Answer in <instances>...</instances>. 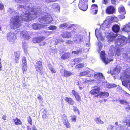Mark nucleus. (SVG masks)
Segmentation results:
<instances>
[{
  "instance_id": "nucleus-1",
  "label": "nucleus",
  "mask_w": 130,
  "mask_h": 130,
  "mask_svg": "<svg viewBox=\"0 0 130 130\" xmlns=\"http://www.w3.org/2000/svg\"><path fill=\"white\" fill-rule=\"evenodd\" d=\"M26 10L22 16V20L28 22L33 20L37 15V12L34 11V9L30 8L29 7L26 8Z\"/></svg>"
},
{
  "instance_id": "nucleus-2",
  "label": "nucleus",
  "mask_w": 130,
  "mask_h": 130,
  "mask_svg": "<svg viewBox=\"0 0 130 130\" xmlns=\"http://www.w3.org/2000/svg\"><path fill=\"white\" fill-rule=\"evenodd\" d=\"M11 27L14 29H16L20 27L21 22L19 17L16 16L13 17L11 22Z\"/></svg>"
},
{
  "instance_id": "nucleus-3",
  "label": "nucleus",
  "mask_w": 130,
  "mask_h": 130,
  "mask_svg": "<svg viewBox=\"0 0 130 130\" xmlns=\"http://www.w3.org/2000/svg\"><path fill=\"white\" fill-rule=\"evenodd\" d=\"M45 38V37L43 36L36 37L33 38L32 41L34 43H39L40 46H43L45 45L46 43L42 41L44 40Z\"/></svg>"
},
{
  "instance_id": "nucleus-4",
  "label": "nucleus",
  "mask_w": 130,
  "mask_h": 130,
  "mask_svg": "<svg viewBox=\"0 0 130 130\" xmlns=\"http://www.w3.org/2000/svg\"><path fill=\"white\" fill-rule=\"evenodd\" d=\"M88 0H79L78 4V7L79 9L83 11H85L87 10L88 7Z\"/></svg>"
},
{
  "instance_id": "nucleus-5",
  "label": "nucleus",
  "mask_w": 130,
  "mask_h": 130,
  "mask_svg": "<svg viewBox=\"0 0 130 130\" xmlns=\"http://www.w3.org/2000/svg\"><path fill=\"white\" fill-rule=\"evenodd\" d=\"M35 67L36 70L40 75H42L43 73L42 63L41 61H38L36 62Z\"/></svg>"
},
{
  "instance_id": "nucleus-6",
  "label": "nucleus",
  "mask_w": 130,
  "mask_h": 130,
  "mask_svg": "<svg viewBox=\"0 0 130 130\" xmlns=\"http://www.w3.org/2000/svg\"><path fill=\"white\" fill-rule=\"evenodd\" d=\"M7 40L10 42H14L17 38L15 34L12 32H9L7 34Z\"/></svg>"
},
{
  "instance_id": "nucleus-7",
  "label": "nucleus",
  "mask_w": 130,
  "mask_h": 130,
  "mask_svg": "<svg viewBox=\"0 0 130 130\" xmlns=\"http://www.w3.org/2000/svg\"><path fill=\"white\" fill-rule=\"evenodd\" d=\"M100 89L99 88H94L91 90L89 92L92 95H94L95 97H98L99 96Z\"/></svg>"
},
{
  "instance_id": "nucleus-8",
  "label": "nucleus",
  "mask_w": 130,
  "mask_h": 130,
  "mask_svg": "<svg viewBox=\"0 0 130 130\" xmlns=\"http://www.w3.org/2000/svg\"><path fill=\"white\" fill-rule=\"evenodd\" d=\"M20 35L24 40H28L30 38V36L26 31H22L20 33Z\"/></svg>"
},
{
  "instance_id": "nucleus-9",
  "label": "nucleus",
  "mask_w": 130,
  "mask_h": 130,
  "mask_svg": "<svg viewBox=\"0 0 130 130\" xmlns=\"http://www.w3.org/2000/svg\"><path fill=\"white\" fill-rule=\"evenodd\" d=\"M98 6L95 4H92L90 8L91 12L94 14H97L98 12Z\"/></svg>"
},
{
  "instance_id": "nucleus-10",
  "label": "nucleus",
  "mask_w": 130,
  "mask_h": 130,
  "mask_svg": "<svg viewBox=\"0 0 130 130\" xmlns=\"http://www.w3.org/2000/svg\"><path fill=\"white\" fill-rule=\"evenodd\" d=\"M72 93L74 96L76 100L78 102H80L81 101V98L79 93L74 90H72Z\"/></svg>"
},
{
  "instance_id": "nucleus-11",
  "label": "nucleus",
  "mask_w": 130,
  "mask_h": 130,
  "mask_svg": "<svg viewBox=\"0 0 130 130\" xmlns=\"http://www.w3.org/2000/svg\"><path fill=\"white\" fill-rule=\"evenodd\" d=\"M115 9L112 6H108L106 9V12L109 14H113L115 12Z\"/></svg>"
},
{
  "instance_id": "nucleus-12",
  "label": "nucleus",
  "mask_w": 130,
  "mask_h": 130,
  "mask_svg": "<svg viewBox=\"0 0 130 130\" xmlns=\"http://www.w3.org/2000/svg\"><path fill=\"white\" fill-rule=\"evenodd\" d=\"M50 18L49 17L45 15L39 18V20L41 23H45V22H49L48 20Z\"/></svg>"
},
{
  "instance_id": "nucleus-13",
  "label": "nucleus",
  "mask_w": 130,
  "mask_h": 130,
  "mask_svg": "<svg viewBox=\"0 0 130 130\" xmlns=\"http://www.w3.org/2000/svg\"><path fill=\"white\" fill-rule=\"evenodd\" d=\"M94 77L98 80H100L104 78L102 74L101 73H98L94 75Z\"/></svg>"
},
{
  "instance_id": "nucleus-14",
  "label": "nucleus",
  "mask_w": 130,
  "mask_h": 130,
  "mask_svg": "<svg viewBox=\"0 0 130 130\" xmlns=\"http://www.w3.org/2000/svg\"><path fill=\"white\" fill-rule=\"evenodd\" d=\"M64 100L66 102L70 105H73L75 103L73 99L70 97H66Z\"/></svg>"
},
{
  "instance_id": "nucleus-15",
  "label": "nucleus",
  "mask_w": 130,
  "mask_h": 130,
  "mask_svg": "<svg viewBox=\"0 0 130 130\" xmlns=\"http://www.w3.org/2000/svg\"><path fill=\"white\" fill-rule=\"evenodd\" d=\"M63 123L67 128L70 129L71 128V125L68 119H64L63 120Z\"/></svg>"
},
{
  "instance_id": "nucleus-16",
  "label": "nucleus",
  "mask_w": 130,
  "mask_h": 130,
  "mask_svg": "<svg viewBox=\"0 0 130 130\" xmlns=\"http://www.w3.org/2000/svg\"><path fill=\"white\" fill-rule=\"evenodd\" d=\"M61 36L62 37L65 38H69L71 36V33L68 31L63 32L61 34Z\"/></svg>"
},
{
  "instance_id": "nucleus-17",
  "label": "nucleus",
  "mask_w": 130,
  "mask_h": 130,
  "mask_svg": "<svg viewBox=\"0 0 130 130\" xmlns=\"http://www.w3.org/2000/svg\"><path fill=\"white\" fill-rule=\"evenodd\" d=\"M70 54L69 52L65 53L61 57V58L63 60H65L69 58Z\"/></svg>"
},
{
  "instance_id": "nucleus-18",
  "label": "nucleus",
  "mask_w": 130,
  "mask_h": 130,
  "mask_svg": "<svg viewBox=\"0 0 130 130\" xmlns=\"http://www.w3.org/2000/svg\"><path fill=\"white\" fill-rule=\"evenodd\" d=\"M112 30L113 32L116 33L118 32L120 29L119 26L117 24H115L112 27Z\"/></svg>"
},
{
  "instance_id": "nucleus-19",
  "label": "nucleus",
  "mask_w": 130,
  "mask_h": 130,
  "mask_svg": "<svg viewBox=\"0 0 130 130\" xmlns=\"http://www.w3.org/2000/svg\"><path fill=\"white\" fill-rule=\"evenodd\" d=\"M72 75V74L70 71L66 70H63V76L66 77H68Z\"/></svg>"
},
{
  "instance_id": "nucleus-20",
  "label": "nucleus",
  "mask_w": 130,
  "mask_h": 130,
  "mask_svg": "<svg viewBox=\"0 0 130 130\" xmlns=\"http://www.w3.org/2000/svg\"><path fill=\"white\" fill-rule=\"evenodd\" d=\"M13 120L15 124L16 125H20L22 124V122L21 120L17 118H16L15 119H14Z\"/></svg>"
},
{
  "instance_id": "nucleus-21",
  "label": "nucleus",
  "mask_w": 130,
  "mask_h": 130,
  "mask_svg": "<svg viewBox=\"0 0 130 130\" xmlns=\"http://www.w3.org/2000/svg\"><path fill=\"white\" fill-rule=\"evenodd\" d=\"M109 96V93L106 92H101L99 93V96L101 98H103V97L105 96L107 97Z\"/></svg>"
},
{
  "instance_id": "nucleus-22",
  "label": "nucleus",
  "mask_w": 130,
  "mask_h": 130,
  "mask_svg": "<svg viewBox=\"0 0 130 130\" xmlns=\"http://www.w3.org/2000/svg\"><path fill=\"white\" fill-rule=\"evenodd\" d=\"M15 60L16 63H18L19 62V60L20 59V54L17 52L14 53Z\"/></svg>"
},
{
  "instance_id": "nucleus-23",
  "label": "nucleus",
  "mask_w": 130,
  "mask_h": 130,
  "mask_svg": "<svg viewBox=\"0 0 130 130\" xmlns=\"http://www.w3.org/2000/svg\"><path fill=\"white\" fill-rule=\"evenodd\" d=\"M32 27L33 29L37 30L41 28V25L39 24L34 23L32 25Z\"/></svg>"
},
{
  "instance_id": "nucleus-24",
  "label": "nucleus",
  "mask_w": 130,
  "mask_h": 130,
  "mask_svg": "<svg viewBox=\"0 0 130 130\" xmlns=\"http://www.w3.org/2000/svg\"><path fill=\"white\" fill-rule=\"evenodd\" d=\"M100 56L102 60L104 61V62H105L106 64H107L108 62H106V61L105 53L103 52V51H101V53Z\"/></svg>"
},
{
  "instance_id": "nucleus-25",
  "label": "nucleus",
  "mask_w": 130,
  "mask_h": 130,
  "mask_svg": "<svg viewBox=\"0 0 130 130\" xmlns=\"http://www.w3.org/2000/svg\"><path fill=\"white\" fill-rule=\"evenodd\" d=\"M88 72V70L84 71L83 72H80L79 73V76H87Z\"/></svg>"
},
{
  "instance_id": "nucleus-26",
  "label": "nucleus",
  "mask_w": 130,
  "mask_h": 130,
  "mask_svg": "<svg viewBox=\"0 0 130 130\" xmlns=\"http://www.w3.org/2000/svg\"><path fill=\"white\" fill-rule=\"evenodd\" d=\"M123 30L126 32H130V24L125 26L123 28Z\"/></svg>"
},
{
  "instance_id": "nucleus-27",
  "label": "nucleus",
  "mask_w": 130,
  "mask_h": 130,
  "mask_svg": "<svg viewBox=\"0 0 130 130\" xmlns=\"http://www.w3.org/2000/svg\"><path fill=\"white\" fill-rule=\"evenodd\" d=\"M76 41L79 42L81 41L83 39V36L81 35H76Z\"/></svg>"
},
{
  "instance_id": "nucleus-28",
  "label": "nucleus",
  "mask_w": 130,
  "mask_h": 130,
  "mask_svg": "<svg viewBox=\"0 0 130 130\" xmlns=\"http://www.w3.org/2000/svg\"><path fill=\"white\" fill-rule=\"evenodd\" d=\"M95 121L96 123L99 124H102L104 123V122L101 119L100 117L96 118L95 119Z\"/></svg>"
},
{
  "instance_id": "nucleus-29",
  "label": "nucleus",
  "mask_w": 130,
  "mask_h": 130,
  "mask_svg": "<svg viewBox=\"0 0 130 130\" xmlns=\"http://www.w3.org/2000/svg\"><path fill=\"white\" fill-rule=\"evenodd\" d=\"M119 102L121 104H124L127 105L129 104V103L125 100H119Z\"/></svg>"
},
{
  "instance_id": "nucleus-30",
  "label": "nucleus",
  "mask_w": 130,
  "mask_h": 130,
  "mask_svg": "<svg viewBox=\"0 0 130 130\" xmlns=\"http://www.w3.org/2000/svg\"><path fill=\"white\" fill-rule=\"evenodd\" d=\"M23 73H25L27 70V65H21Z\"/></svg>"
},
{
  "instance_id": "nucleus-31",
  "label": "nucleus",
  "mask_w": 130,
  "mask_h": 130,
  "mask_svg": "<svg viewBox=\"0 0 130 130\" xmlns=\"http://www.w3.org/2000/svg\"><path fill=\"white\" fill-rule=\"evenodd\" d=\"M119 12L120 13H122L124 14L126 13L125 9L124 7H121L119 8Z\"/></svg>"
},
{
  "instance_id": "nucleus-32",
  "label": "nucleus",
  "mask_w": 130,
  "mask_h": 130,
  "mask_svg": "<svg viewBox=\"0 0 130 130\" xmlns=\"http://www.w3.org/2000/svg\"><path fill=\"white\" fill-rule=\"evenodd\" d=\"M82 52V51L81 49H80L78 50L74 51H72V54L77 55L81 53Z\"/></svg>"
},
{
  "instance_id": "nucleus-33",
  "label": "nucleus",
  "mask_w": 130,
  "mask_h": 130,
  "mask_svg": "<svg viewBox=\"0 0 130 130\" xmlns=\"http://www.w3.org/2000/svg\"><path fill=\"white\" fill-rule=\"evenodd\" d=\"M27 65L26 59V57L24 56L23 57L22 60V63L21 65Z\"/></svg>"
},
{
  "instance_id": "nucleus-34",
  "label": "nucleus",
  "mask_w": 130,
  "mask_h": 130,
  "mask_svg": "<svg viewBox=\"0 0 130 130\" xmlns=\"http://www.w3.org/2000/svg\"><path fill=\"white\" fill-rule=\"evenodd\" d=\"M27 121L30 125H32V120L30 116H29L27 118Z\"/></svg>"
},
{
  "instance_id": "nucleus-35",
  "label": "nucleus",
  "mask_w": 130,
  "mask_h": 130,
  "mask_svg": "<svg viewBox=\"0 0 130 130\" xmlns=\"http://www.w3.org/2000/svg\"><path fill=\"white\" fill-rule=\"evenodd\" d=\"M82 61V59L79 58H75L73 60V61L75 62L74 64H77L80 62Z\"/></svg>"
},
{
  "instance_id": "nucleus-36",
  "label": "nucleus",
  "mask_w": 130,
  "mask_h": 130,
  "mask_svg": "<svg viewBox=\"0 0 130 130\" xmlns=\"http://www.w3.org/2000/svg\"><path fill=\"white\" fill-rule=\"evenodd\" d=\"M71 118L70 119L71 121L75 122L76 120V118L75 115L71 116Z\"/></svg>"
},
{
  "instance_id": "nucleus-37",
  "label": "nucleus",
  "mask_w": 130,
  "mask_h": 130,
  "mask_svg": "<svg viewBox=\"0 0 130 130\" xmlns=\"http://www.w3.org/2000/svg\"><path fill=\"white\" fill-rule=\"evenodd\" d=\"M88 74L87 75V76L88 77H91V76H93V75H94V71H88Z\"/></svg>"
},
{
  "instance_id": "nucleus-38",
  "label": "nucleus",
  "mask_w": 130,
  "mask_h": 130,
  "mask_svg": "<svg viewBox=\"0 0 130 130\" xmlns=\"http://www.w3.org/2000/svg\"><path fill=\"white\" fill-rule=\"evenodd\" d=\"M84 66V64L83 63H79L76 66V68L80 69L82 68Z\"/></svg>"
},
{
  "instance_id": "nucleus-39",
  "label": "nucleus",
  "mask_w": 130,
  "mask_h": 130,
  "mask_svg": "<svg viewBox=\"0 0 130 130\" xmlns=\"http://www.w3.org/2000/svg\"><path fill=\"white\" fill-rule=\"evenodd\" d=\"M73 110L75 112H77L78 114H80L79 111L77 107L75 106H73Z\"/></svg>"
},
{
  "instance_id": "nucleus-40",
  "label": "nucleus",
  "mask_w": 130,
  "mask_h": 130,
  "mask_svg": "<svg viewBox=\"0 0 130 130\" xmlns=\"http://www.w3.org/2000/svg\"><path fill=\"white\" fill-rule=\"evenodd\" d=\"M67 27V25L66 23L60 25L59 27L61 28H63Z\"/></svg>"
},
{
  "instance_id": "nucleus-41",
  "label": "nucleus",
  "mask_w": 130,
  "mask_h": 130,
  "mask_svg": "<svg viewBox=\"0 0 130 130\" xmlns=\"http://www.w3.org/2000/svg\"><path fill=\"white\" fill-rule=\"evenodd\" d=\"M27 130H31V128L29 126H27ZM32 130H37L36 126H34L32 128Z\"/></svg>"
},
{
  "instance_id": "nucleus-42",
  "label": "nucleus",
  "mask_w": 130,
  "mask_h": 130,
  "mask_svg": "<svg viewBox=\"0 0 130 130\" xmlns=\"http://www.w3.org/2000/svg\"><path fill=\"white\" fill-rule=\"evenodd\" d=\"M126 80L128 83H130V75H126Z\"/></svg>"
},
{
  "instance_id": "nucleus-43",
  "label": "nucleus",
  "mask_w": 130,
  "mask_h": 130,
  "mask_svg": "<svg viewBox=\"0 0 130 130\" xmlns=\"http://www.w3.org/2000/svg\"><path fill=\"white\" fill-rule=\"evenodd\" d=\"M48 28L51 30H56L57 29V27L56 26L54 25H51L48 27Z\"/></svg>"
},
{
  "instance_id": "nucleus-44",
  "label": "nucleus",
  "mask_w": 130,
  "mask_h": 130,
  "mask_svg": "<svg viewBox=\"0 0 130 130\" xmlns=\"http://www.w3.org/2000/svg\"><path fill=\"white\" fill-rule=\"evenodd\" d=\"M49 68L52 73H56V71L53 68L49 67Z\"/></svg>"
},
{
  "instance_id": "nucleus-45",
  "label": "nucleus",
  "mask_w": 130,
  "mask_h": 130,
  "mask_svg": "<svg viewBox=\"0 0 130 130\" xmlns=\"http://www.w3.org/2000/svg\"><path fill=\"white\" fill-rule=\"evenodd\" d=\"M58 0H46V1L47 3H50L55 2Z\"/></svg>"
},
{
  "instance_id": "nucleus-46",
  "label": "nucleus",
  "mask_w": 130,
  "mask_h": 130,
  "mask_svg": "<svg viewBox=\"0 0 130 130\" xmlns=\"http://www.w3.org/2000/svg\"><path fill=\"white\" fill-rule=\"evenodd\" d=\"M42 117L43 119H45L47 117V115L46 114L44 113L42 115Z\"/></svg>"
},
{
  "instance_id": "nucleus-47",
  "label": "nucleus",
  "mask_w": 130,
  "mask_h": 130,
  "mask_svg": "<svg viewBox=\"0 0 130 130\" xmlns=\"http://www.w3.org/2000/svg\"><path fill=\"white\" fill-rule=\"evenodd\" d=\"M127 107H125V109L127 111H128L130 110V106L129 105V104L127 105Z\"/></svg>"
},
{
  "instance_id": "nucleus-48",
  "label": "nucleus",
  "mask_w": 130,
  "mask_h": 130,
  "mask_svg": "<svg viewBox=\"0 0 130 130\" xmlns=\"http://www.w3.org/2000/svg\"><path fill=\"white\" fill-rule=\"evenodd\" d=\"M125 18V16L122 14H121L120 15V19H122L124 18Z\"/></svg>"
},
{
  "instance_id": "nucleus-49",
  "label": "nucleus",
  "mask_w": 130,
  "mask_h": 130,
  "mask_svg": "<svg viewBox=\"0 0 130 130\" xmlns=\"http://www.w3.org/2000/svg\"><path fill=\"white\" fill-rule=\"evenodd\" d=\"M95 34L96 36V37H97V39H99L100 37L101 36L100 34L99 35H98V34H97V33H95Z\"/></svg>"
},
{
  "instance_id": "nucleus-50",
  "label": "nucleus",
  "mask_w": 130,
  "mask_h": 130,
  "mask_svg": "<svg viewBox=\"0 0 130 130\" xmlns=\"http://www.w3.org/2000/svg\"><path fill=\"white\" fill-rule=\"evenodd\" d=\"M37 98L39 100H42V97L41 95L39 94L38 95Z\"/></svg>"
},
{
  "instance_id": "nucleus-51",
  "label": "nucleus",
  "mask_w": 130,
  "mask_h": 130,
  "mask_svg": "<svg viewBox=\"0 0 130 130\" xmlns=\"http://www.w3.org/2000/svg\"><path fill=\"white\" fill-rule=\"evenodd\" d=\"M62 118L63 119H68L66 115L65 114H64L63 115Z\"/></svg>"
},
{
  "instance_id": "nucleus-52",
  "label": "nucleus",
  "mask_w": 130,
  "mask_h": 130,
  "mask_svg": "<svg viewBox=\"0 0 130 130\" xmlns=\"http://www.w3.org/2000/svg\"><path fill=\"white\" fill-rule=\"evenodd\" d=\"M126 124L130 126V119L126 122Z\"/></svg>"
},
{
  "instance_id": "nucleus-53",
  "label": "nucleus",
  "mask_w": 130,
  "mask_h": 130,
  "mask_svg": "<svg viewBox=\"0 0 130 130\" xmlns=\"http://www.w3.org/2000/svg\"><path fill=\"white\" fill-rule=\"evenodd\" d=\"M4 8L3 5L0 3V9L2 10Z\"/></svg>"
},
{
  "instance_id": "nucleus-54",
  "label": "nucleus",
  "mask_w": 130,
  "mask_h": 130,
  "mask_svg": "<svg viewBox=\"0 0 130 130\" xmlns=\"http://www.w3.org/2000/svg\"><path fill=\"white\" fill-rule=\"evenodd\" d=\"M72 41H70V40H67L66 41V43H68L70 44V43H71V42H72Z\"/></svg>"
},
{
  "instance_id": "nucleus-55",
  "label": "nucleus",
  "mask_w": 130,
  "mask_h": 130,
  "mask_svg": "<svg viewBox=\"0 0 130 130\" xmlns=\"http://www.w3.org/2000/svg\"><path fill=\"white\" fill-rule=\"evenodd\" d=\"M6 115H4L3 116L2 119L4 120H6Z\"/></svg>"
},
{
  "instance_id": "nucleus-56",
  "label": "nucleus",
  "mask_w": 130,
  "mask_h": 130,
  "mask_svg": "<svg viewBox=\"0 0 130 130\" xmlns=\"http://www.w3.org/2000/svg\"><path fill=\"white\" fill-rule=\"evenodd\" d=\"M24 6H23V5H20L19 6V8H24V9H25V8H24Z\"/></svg>"
},
{
  "instance_id": "nucleus-57",
  "label": "nucleus",
  "mask_w": 130,
  "mask_h": 130,
  "mask_svg": "<svg viewBox=\"0 0 130 130\" xmlns=\"http://www.w3.org/2000/svg\"><path fill=\"white\" fill-rule=\"evenodd\" d=\"M103 4H106L107 3V1H106V0H103Z\"/></svg>"
},
{
  "instance_id": "nucleus-58",
  "label": "nucleus",
  "mask_w": 130,
  "mask_h": 130,
  "mask_svg": "<svg viewBox=\"0 0 130 130\" xmlns=\"http://www.w3.org/2000/svg\"><path fill=\"white\" fill-rule=\"evenodd\" d=\"M90 81L89 80H85L83 82L84 84H86V83Z\"/></svg>"
},
{
  "instance_id": "nucleus-59",
  "label": "nucleus",
  "mask_w": 130,
  "mask_h": 130,
  "mask_svg": "<svg viewBox=\"0 0 130 130\" xmlns=\"http://www.w3.org/2000/svg\"><path fill=\"white\" fill-rule=\"evenodd\" d=\"M2 64H0V71H1L2 69Z\"/></svg>"
},
{
  "instance_id": "nucleus-60",
  "label": "nucleus",
  "mask_w": 130,
  "mask_h": 130,
  "mask_svg": "<svg viewBox=\"0 0 130 130\" xmlns=\"http://www.w3.org/2000/svg\"><path fill=\"white\" fill-rule=\"evenodd\" d=\"M79 82H78L76 83V85H79Z\"/></svg>"
},
{
  "instance_id": "nucleus-61",
  "label": "nucleus",
  "mask_w": 130,
  "mask_h": 130,
  "mask_svg": "<svg viewBox=\"0 0 130 130\" xmlns=\"http://www.w3.org/2000/svg\"><path fill=\"white\" fill-rule=\"evenodd\" d=\"M128 38H129V41H130L129 43H130V35H129V36H128Z\"/></svg>"
},
{
  "instance_id": "nucleus-62",
  "label": "nucleus",
  "mask_w": 130,
  "mask_h": 130,
  "mask_svg": "<svg viewBox=\"0 0 130 130\" xmlns=\"http://www.w3.org/2000/svg\"><path fill=\"white\" fill-rule=\"evenodd\" d=\"M115 124L117 125L118 124V123L117 122H116L115 123Z\"/></svg>"
},
{
  "instance_id": "nucleus-63",
  "label": "nucleus",
  "mask_w": 130,
  "mask_h": 130,
  "mask_svg": "<svg viewBox=\"0 0 130 130\" xmlns=\"http://www.w3.org/2000/svg\"><path fill=\"white\" fill-rule=\"evenodd\" d=\"M95 1L94 0H92V2L93 3Z\"/></svg>"
},
{
  "instance_id": "nucleus-64",
  "label": "nucleus",
  "mask_w": 130,
  "mask_h": 130,
  "mask_svg": "<svg viewBox=\"0 0 130 130\" xmlns=\"http://www.w3.org/2000/svg\"><path fill=\"white\" fill-rule=\"evenodd\" d=\"M1 59L0 58V64H1Z\"/></svg>"
}]
</instances>
